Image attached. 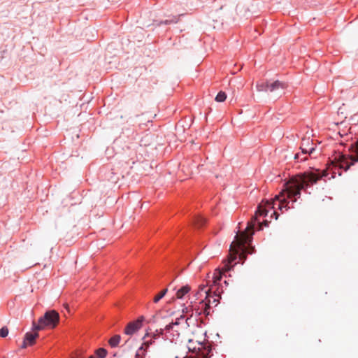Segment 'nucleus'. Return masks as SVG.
I'll return each instance as SVG.
<instances>
[{
  "mask_svg": "<svg viewBox=\"0 0 358 358\" xmlns=\"http://www.w3.org/2000/svg\"><path fill=\"white\" fill-rule=\"evenodd\" d=\"M305 144H310V138H302L301 145L300 149L303 154L311 155L315 151V148H307L305 147Z\"/></svg>",
  "mask_w": 358,
  "mask_h": 358,
  "instance_id": "10",
  "label": "nucleus"
},
{
  "mask_svg": "<svg viewBox=\"0 0 358 358\" xmlns=\"http://www.w3.org/2000/svg\"><path fill=\"white\" fill-rule=\"evenodd\" d=\"M159 337V335L157 334H153L151 336H150L149 334H146L143 338L144 342L139 348V350L147 351L148 348L153 345L155 342V340Z\"/></svg>",
  "mask_w": 358,
  "mask_h": 358,
  "instance_id": "7",
  "label": "nucleus"
},
{
  "mask_svg": "<svg viewBox=\"0 0 358 358\" xmlns=\"http://www.w3.org/2000/svg\"><path fill=\"white\" fill-rule=\"evenodd\" d=\"M120 340L121 336L120 335H115L109 339L108 343L112 348H115L119 345Z\"/></svg>",
  "mask_w": 358,
  "mask_h": 358,
  "instance_id": "13",
  "label": "nucleus"
},
{
  "mask_svg": "<svg viewBox=\"0 0 358 358\" xmlns=\"http://www.w3.org/2000/svg\"><path fill=\"white\" fill-rule=\"evenodd\" d=\"M95 354L99 358H104L107 355V351L104 348H99L95 351Z\"/></svg>",
  "mask_w": 358,
  "mask_h": 358,
  "instance_id": "19",
  "label": "nucleus"
},
{
  "mask_svg": "<svg viewBox=\"0 0 358 358\" xmlns=\"http://www.w3.org/2000/svg\"><path fill=\"white\" fill-rule=\"evenodd\" d=\"M191 290V287L189 285H186L180 288L176 292V298L177 299H182Z\"/></svg>",
  "mask_w": 358,
  "mask_h": 358,
  "instance_id": "11",
  "label": "nucleus"
},
{
  "mask_svg": "<svg viewBox=\"0 0 358 358\" xmlns=\"http://www.w3.org/2000/svg\"><path fill=\"white\" fill-rule=\"evenodd\" d=\"M38 334L36 331L34 334L27 332L22 345V348H26L28 345H33L36 343V339L38 337Z\"/></svg>",
  "mask_w": 358,
  "mask_h": 358,
  "instance_id": "8",
  "label": "nucleus"
},
{
  "mask_svg": "<svg viewBox=\"0 0 358 358\" xmlns=\"http://www.w3.org/2000/svg\"><path fill=\"white\" fill-rule=\"evenodd\" d=\"M72 358H74V357H72Z\"/></svg>",
  "mask_w": 358,
  "mask_h": 358,
  "instance_id": "30",
  "label": "nucleus"
},
{
  "mask_svg": "<svg viewBox=\"0 0 358 358\" xmlns=\"http://www.w3.org/2000/svg\"><path fill=\"white\" fill-rule=\"evenodd\" d=\"M188 318H185V316L180 315V317L177 318L175 322L170 323L169 324L166 325V329L169 330L171 329H173V326L178 325L180 324L181 321H185V324H187Z\"/></svg>",
  "mask_w": 358,
  "mask_h": 358,
  "instance_id": "12",
  "label": "nucleus"
},
{
  "mask_svg": "<svg viewBox=\"0 0 358 358\" xmlns=\"http://www.w3.org/2000/svg\"><path fill=\"white\" fill-rule=\"evenodd\" d=\"M138 351H140V350H138ZM136 358H141V355H140V354H139V352H138L136 353Z\"/></svg>",
  "mask_w": 358,
  "mask_h": 358,
  "instance_id": "23",
  "label": "nucleus"
},
{
  "mask_svg": "<svg viewBox=\"0 0 358 358\" xmlns=\"http://www.w3.org/2000/svg\"><path fill=\"white\" fill-rule=\"evenodd\" d=\"M354 154L350 155L349 157L344 155H339L338 158L336 157L332 164L335 166H339L341 169H343L347 171L350 169L352 165L358 162V140L355 142L354 146Z\"/></svg>",
  "mask_w": 358,
  "mask_h": 358,
  "instance_id": "4",
  "label": "nucleus"
},
{
  "mask_svg": "<svg viewBox=\"0 0 358 358\" xmlns=\"http://www.w3.org/2000/svg\"><path fill=\"white\" fill-rule=\"evenodd\" d=\"M206 220L204 217H203L201 216H198L195 218L194 224L197 227H201L206 223Z\"/></svg>",
  "mask_w": 358,
  "mask_h": 358,
  "instance_id": "17",
  "label": "nucleus"
},
{
  "mask_svg": "<svg viewBox=\"0 0 358 358\" xmlns=\"http://www.w3.org/2000/svg\"><path fill=\"white\" fill-rule=\"evenodd\" d=\"M178 17H175L174 20H166L165 24L171 23V22L176 23L178 22Z\"/></svg>",
  "mask_w": 358,
  "mask_h": 358,
  "instance_id": "22",
  "label": "nucleus"
},
{
  "mask_svg": "<svg viewBox=\"0 0 358 358\" xmlns=\"http://www.w3.org/2000/svg\"><path fill=\"white\" fill-rule=\"evenodd\" d=\"M168 289H164L160 292H159L157 295L155 296L153 299L154 303H158L167 293Z\"/></svg>",
  "mask_w": 358,
  "mask_h": 358,
  "instance_id": "15",
  "label": "nucleus"
},
{
  "mask_svg": "<svg viewBox=\"0 0 358 358\" xmlns=\"http://www.w3.org/2000/svg\"><path fill=\"white\" fill-rule=\"evenodd\" d=\"M194 296L196 297V299H199V298L203 296V293H200V291H197L195 293Z\"/></svg>",
  "mask_w": 358,
  "mask_h": 358,
  "instance_id": "21",
  "label": "nucleus"
},
{
  "mask_svg": "<svg viewBox=\"0 0 358 358\" xmlns=\"http://www.w3.org/2000/svg\"><path fill=\"white\" fill-rule=\"evenodd\" d=\"M296 198H294V199L292 200V201H293V202H296Z\"/></svg>",
  "mask_w": 358,
  "mask_h": 358,
  "instance_id": "27",
  "label": "nucleus"
},
{
  "mask_svg": "<svg viewBox=\"0 0 358 358\" xmlns=\"http://www.w3.org/2000/svg\"><path fill=\"white\" fill-rule=\"evenodd\" d=\"M299 154L295 155V157H294L295 159H299Z\"/></svg>",
  "mask_w": 358,
  "mask_h": 358,
  "instance_id": "25",
  "label": "nucleus"
},
{
  "mask_svg": "<svg viewBox=\"0 0 358 358\" xmlns=\"http://www.w3.org/2000/svg\"><path fill=\"white\" fill-rule=\"evenodd\" d=\"M59 321V313L54 310H48L45 312L44 315L39 318L38 324L33 322L32 329L34 331H38L44 329L45 327L50 329L55 328Z\"/></svg>",
  "mask_w": 358,
  "mask_h": 358,
  "instance_id": "3",
  "label": "nucleus"
},
{
  "mask_svg": "<svg viewBox=\"0 0 358 358\" xmlns=\"http://www.w3.org/2000/svg\"><path fill=\"white\" fill-rule=\"evenodd\" d=\"M227 99V94L224 92L220 91L215 97V101L217 102H223Z\"/></svg>",
  "mask_w": 358,
  "mask_h": 358,
  "instance_id": "18",
  "label": "nucleus"
},
{
  "mask_svg": "<svg viewBox=\"0 0 358 358\" xmlns=\"http://www.w3.org/2000/svg\"><path fill=\"white\" fill-rule=\"evenodd\" d=\"M8 334V329L6 327H3L0 329V336L2 338H5Z\"/></svg>",
  "mask_w": 358,
  "mask_h": 358,
  "instance_id": "20",
  "label": "nucleus"
},
{
  "mask_svg": "<svg viewBox=\"0 0 358 358\" xmlns=\"http://www.w3.org/2000/svg\"><path fill=\"white\" fill-rule=\"evenodd\" d=\"M327 174L326 170H324L322 173H320L319 170H316V172H306L296 176L285 185V188L282 189L279 194L275 196L272 202L266 201V206L273 208L275 201H278V208L281 210L283 208L287 209V198L292 199L296 196L299 197L301 189L308 187L310 184L315 183L323 176H327Z\"/></svg>",
  "mask_w": 358,
  "mask_h": 358,
  "instance_id": "2",
  "label": "nucleus"
},
{
  "mask_svg": "<svg viewBox=\"0 0 358 358\" xmlns=\"http://www.w3.org/2000/svg\"><path fill=\"white\" fill-rule=\"evenodd\" d=\"M144 320L145 317L140 316L137 320L129 322L124 329V334L129 336L134 335L142 328Z\"/></svg>",
  "mask_w": 358,
  "mask_h": 358,
  "instance_id": "6",
  "label": "nucleus"
},
{
  "mask_svg": "<svg viewBox=\"0 0 358 358\" xmlns=\"http://www.w3.org/2000/svg\"><path fill=\"white\" fill-rule=\"evenodd\" d=\"M268 210L263 209L262 206H259L255 216L252 218L251 221L248 223L246 229L241 233L236 234L235 240L230 245L229 254L227 259L228 263L224 265L222 271H215L211 277L208 276L207 285L210 287V290H213L218 287L217 285L219 282L221 280L222 274L230 269L229 264L232 263L235 259H236L237 255H239L240 259L245 260L246 259V253L251 254L252 252L254 249H248L245 244L250 243L252 240L253 229L255 222L257 220V216H266Z\"/></svg>",
  "mask_w": 358,
  "mask_h": 358,
  "instance_id": "1",
  "label": "nucleus"
},
{
  "mask_svg": "<svg viewBox=\"0 0 358 358\" xmlns=\"http://www.w3.org/2000/svg\"><path fill=\"white\" fill-rule=\"evenodd\" d=\"M206 287H208V285H201L199 286L198 291H200V293H203L205 295V297H208V296H210V292H211L212 290H210V287L208 289H206Z\"/></svg>",
  "mask_w": 358,
  "mask_h": 358,
  "instance_id": "16",
  "label": "nucleus"
},
{
  "mask_svg": "<svg viewBox=\"0 0 358 358\" xmlns=\"http://www.w3.org/2000/svg\"><path fill=\"white\" fill-rule=\"evenodd\" d=\"M307 159V157H304L303 159H302L301 160H306Z\"/></svg>",
  "mask_w": 358,
  "mask_h": 358,
  "instance_id": "28",
  "label": "nucleus"
},
{
  "mask_svg": "<svg viewBox=\"0 0 358 358\" xmlns=\"http://www.w3.org/2000/svg\"><path fill=\"white\" fill-rule=\"evenodd\" d=\"M257 90L259 92H267L269 91V83H258L257 84Z\"/></svg>",
  "mask_w": 358,
  "mask_h": 358,
  "instance_id": "14",
  "label": "nucleus"
},
{
  "mask_svg": "<svg viewBox=\"0 0 358 358\" xmlns=\"http://www.w3.org/2000/svg\"><path fill=\"white\" fill-rule=\"evenodd\" d=\"M287 85L285 83L276 80L272 83H269V91L273 92L279 89H285Z\"/></svg>",
  "mask_w": 358,
  "mask_h": 358,
  "instance_id": "9",
  "label": "nucleus"
},
{
  "mask_svg": "<svg viewBox=\"0 0 358 358\" xmlns=\"http://www.w3.org/2000/svg\"><path fill=\"white\" fill-rule=\"evenodd\" d=\"M222 292V291H220V288L217 287L210 292L209 296H208L207 298L205 297V301L201 300V303L204 306L203 313L205 315H208L210 314L209 310L211 305L216 306L218 304L220 293Z\"/></svg>",
  "mask_w": 358,
  "mask_h": 358,
  "instance_id": "5",
  "label": "nucleus"
},
{
  "mask_svg": "<svg viewBox=\"0 0 358 358\" xmlns=\"http://www.w3.org/2000/svg\"><path fill=\"white\" fill-rule=\"evenodd\" d=\"M89 358H95L94 356H90Z\"/></svg>",
  "mask_w": 358,
  "mask_h": 358,
  "instance_id": "29",
  "label": "nucleus"
},
{
  "mask_svg": "<svg viewBox=\"0 0 358 358\" xmlns=\"http://www.w3.org/2000/svg\"><path fill=\"white\" fill-rule=\"evenodd\" d=\"M309 144H305V147L308 148Z\"/></svg>",
  "mask_w": 358,
  "mask_h": 358,
  "instance_id": "26",
  "label": "nucleus"
},
{
  "mask_svg": "<svg viewBox=\"0 0 358 358\" xmlns=\"http://www.w3.org/2000/svg\"><path fill=\"white\" fill-rule=\"evenodd\" d=\"M273 215H275V220H277L278 219V213L275 211H274L273 212Z\"/></svg>",
  "mask_w": 358,
  "mask_h": 358,
  "instance_id": "24",
  "label": "nucleus"
}]
</instances>
